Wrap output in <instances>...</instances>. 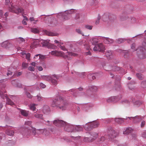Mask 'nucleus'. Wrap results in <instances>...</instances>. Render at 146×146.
Wrapping results in <instances>:
<instances>
[{
	"label": "nucleus",
	"instance_id": "de8ad7c7",
	"mask_svg": "<svg viewBox=\"0 0 146 146\" xmlns=\"http://www.w3.org/2000/svg\"><path fill=\"white\" fill-rule=\"evenodd\" d=\"M67 53L70 56H77V54L71 52H68Z\"/></svg>",
	"mask_w": 146,
	"mask_h": 146
},
{
	"label": "nucleus",
	"instance_id": "49530a36",
	"mask_svg": "<svg viewBox=\"0 0 146 146\" xmlns=\"http://www.w3.org/2000/svg\"><path fill=\"white\" fill-rule=\"evenodd\" d=\"M32 123V122L31 121H27L25 122V125H28V126L31 127H31H32L31 126Z\"/></svg>",
	"mask_w": 146,
	"mask_h": 146
},
{
	"label": "nucleus",
	"instance_id": "cd10ccee",
	"mask_svg": "<svg viewBox=\"0 0 146 146\" xmlns=\"http://www.w3.org/2000/svg\"><path fill=\"white\" fill-rule=\"evenodd\" d=\"M137 78L139 80H142L144 78L143 75L140 73H137L136 74Z\"/></svg>",
	"mask_w": 146,
	"mask_h": 146
},
{
	"label": "nucleus",
	"instance_id": "9d476101",
	"mask_svg": "<svg viewBox=\"0 0 146 146\" xmlns=\"http://www.w3.org/2000/svg\"><path fill=\"white\" fill-rule=\"evenodd\" d=\"M100 38L105 44H113L114 40L112 38H110L109 37L100 36Z\"/></svg>",
	"mask_w": 146,
	"mask_h": 146
},
{
	"label": "nucleus",
	"instance_id": "aec40b11",
	"mask_svg": "<svg viewBox=\"0 0 146 146\" xmlns=\"http://www.w3.org/2000/svg\"><path fill=\"white\" fill-rule=\"evenodd\" d=\"M85 41L84 40H81L80 42V44L81 45L83 44L86 49L87 50H89L90 49V46L87 42L85 43Z\"/></svg>",
	"mask_w": 146,
	"mask_h": 146
},
{
	"label": "nucleus",
	"instance_id": "6e6552de",
	"mask_svg": "<svg viewBox=\"0 0 146 146\" xmlns=\"http://www.w3.org/2000/svg\"><path fill=\"white\" fill-rule=\"evenodd\" d=\"M108 135L109 137L108 139H113L115 138L117 135V133L113 130L111 126H108L107 128Z\"/></svg>",
	"mask_w": 146,
	"mask_h": 146
},
{
	"label": "nucleus",
	"instance_id": "bf43d9fd",
	"mask_svg": "<svg viewBox=\"0 0 146 146\" xmlns=\"http://www.w3.org/2000/svg\"><path fill=\"white\" fill-rule=\"evenodd\" d=\"M145 122L144 121H142L141 122L140 125L141 127L142 128L144 127L145 125Z\"/></svg>",
	"mask_w": 146,
	"mask_h": 146
},
{
	"label": "nucleus",
	"instance_id": "bb28decb",
	"mask_svg": "<svg viewBox=\"0 0 146 146\" xmlns=\"http://www.w3.org/2000/svg\"><path fill=\"white\" fill-rule=\"evenodd\" d=\"M121 98L119 96H113L111 97L112 102H117L119 101Z\"/></svg>",
	"mask_w": 146,
	"mask_h": 146
},
{
	"label": "nucleus",
	"instance_id": "69168bd1",
	"mask_svg": "<svg viewBox=\"0 0 146 146\" xmlns=\"http://www.w3.org/2000/svg\"><path fill=\"white\" fill-rule=\"evenodd\" d=\"M129 102L126 100H122L121 103L123 104L128 103Z\"/></svg>",
	"mask_w": 146,
	"mask_h": 146
},
{
	"label": "nucleus",
	"instance_id": "20e7f679",
	"mask_svg": "<svg viewBox=\"0 0 146 146\" xmlns=\"http://www.w3.org/2000/svg\"><path fill=\"white\" fill-rule=\"evenodd\" d=\"M76 10L73 9L65 11L64 12H61L58 13L57 15V17L59 19L61 17L63 21L66 20L68 19V15L72 14L75 12Z\"/></svg>",
	"mask_w": 146,
	"mask_h": 146
},
{
	"label": "nucleus",
	"instance_id": "37998d69",
	"mask_svg": "<svg viewBox=\"0 0 146 146\" xmlns=\"http://www.w3.org/2000/svg\"><path fill=\"white\" fill-rule=\"evenodd\" d=\"M64 2L66 4H71L74 1V0H63Z\"/></svg>",
	"mask_w": 146,
	"mask_h": 146
},
{
	"label": "nucleus",
	"instance_id": "c85d7f7f",
	"mask_svg": "<svg viewBox=\"0 0 146 146\" xmlns=\"http://www.w3.org/2000/svg\"><path fill=\"white\" fill-rule=\"evenodd\" d=\"M89 90L92 92H96L97 90V88L95 86H91L89 87Z\"/></svg>",
	"mask_w": 146,
	"mask_h": 146
},
{
	"label": "nucleus",
	"instance_id": "c9c22d12",
	"mask_svg": "<svg viewBox=\"0 0 146 146\" xmlns=\"http://www.w3.org/2000/svg\"><path fill=\"white\" fill-rule=\"evenodd\" d=\"M24 90L25 91V94L27 96V97L29 98H31L33 96H31L29 92H27V89L26 88H24Z\"/></svg>",
	"mask_w": 146,
	"mask_h": 146
},
{
	"label": "nucleus",
	"instance_id": "79ce46f5",
	"mask_svg": "<svg viewBox=\"0 0 146 146\" xmlns=\"http://www.w3.org/2000/svg\"><path fill=\"white\" fill-rule=\"evenodd\" d=\"M91 41L92 44L94 45L96 44L98 42V39L95 38H92Z\"/></svg>",
	"mask_w": 146,
	"mask_h": 146
},
{
	"label": "nucleus",
	"instance_id": "7c9ffc66",
	"mask_svg": "<svg viewBox=\"0 0 146 146\" xmlns=\"http://www.w3.org/2000/svg\"><path fill=\"white\" fill-rule=\"evenodd\" d=\"M46 34L49 36H57L58 35V34L57 33H53L46 31L45 32Z\"/></svg>",
	"mask_w": 146,
	"mask_h": 146
},
{
	"label": "nucleus",
	"instance_id": "a878e982",
	"mask_svg": "<svg viewBox=\"0 0 146 146\" xmlns=\"http://www.w3.org/2000/svg\"><path fill=\"white\" fill-rule=\"evenodd\" d=\"M133 129L131 128L128 127L126 128L125 131H123V133L124 134L127 135L131 133Z\"/></svg>",
	"mask_w": 146,
	"mask_h": 146
},
{
	"label": "nucleus",
	"instance_id": "f3484780",
	"mask_svg": "<svg viewBox=\"0 0 146 146\" xmlns=\"http://www.w3.org/2000/svg\"><path fill=\"white\" fill-rule=\"evenodd\" d=\"M116 118L115 119V121L119 124H121L125 120L127 119V118Z\"/></svg>",
	"mask_w": 146,
	"mask_h": 146
},
{
	"label": "nucleus",
	"instance_id": "a18cd8bd",
	"mask_svg": "<svg viewBox=\"0 0 146 146\" xmlns=\"http://www.w3.org/2000/svg\"><path fill=\"white\" fill-rule=\"evenodd\" d=\"M25 54L26 55V58L28 60H30V54L29 53H27L26 54L25 53H23V55Z\"/></svg>",
	"mask_w": 146,
	"mask_h": 146
},
{
	"label": "nucleus",
	"instance_id": "4d7b16f0",
	"mask_svg": "<svg viewBox=\"0 0 146 146\" xmlns=\"http://www.w3.org/2000/svg\"><path fill=\"white\" fill-rule=\"evenodd\" d=\"M85 27L88 29L91 30L92 29V26L91 25H86Z\"/></svg>",
	"mask_w": 146,
	"mask_h": 146
},
{
	"label": "nucleus",
	"instance_id": "3c124183",
	"mask_svg": "<svg viewBox=\"0 0 146 146\" xmlns=\"http://www.w3.org/2000/svg\"><path fill=\"white\" fill-rule=\"evenodd\" d=\"M135 48V44L134 43L132 44L131 46V49L133 51H134L135 50H138V49H136Z\"/></svg>",
	"mask_w": 146,
	"mask_h": 146
},
{
	"label": "nucleus",
	"instance_id": "6e6d98bb",
	"mask_svg": "<svg viewBox=\"0 0 146 146\" xmlns=\"http://www.w3.org/2000/svg\"><path fill=\"white\" fill-rule=\"evenodd\" d=\"M17 96H15L11 95L10 98L14 101L17 98Z\"/></svg>",
	"mask_w": 146,
	"mask_h": 146
},
{
	"label": "nucleus",
	"instance_id": "f704fd0d",
	"mask_svg": "<svg viewBox=\"0 0 146 146\" xmlns=\"http://www.w3.org/2000/svg\"><path fill=\"white\" fill-rule=\"evenodd\" d=\"M33 115L36 118L40 119H42L43 115L41 114H39L38 113H34Z\"/></svg>",
	"mask_w": 146,
	"mask_h": 146
},
{
	"label": "nucleus",
	"instance_id": "ddd939ff",
	"mask_svg": "<svg viewBox=\"0 0 146 146\" xmlns=\"http://www.w3.org/2000/svg\"><path fill=\"white\" fill-rule=\"evenodd\" d=\"M41 41V43L42 44L43 46H45L48 48H50L51 46H52V47L54 46L53 45H51L49 42L47 40H42Z\"/></svg>",
	"mask_w": 146,
	"mask_h": 146
},
{
	"label": "nucleus",
	"instance_id": "ea45409f",
	"mask_svg": "<svg viewBox=\"0 0 146 146\" xmlns=\"http://www.w3.org/2000/svg\"><path fill=\"white\" fill-rule=\"evenodd\" d=\"M9 43L7 41H5L1 44V46L4 48L7 47L9 45Z\"/></svg>",
	"mask_w": 146,
	"mask_h": 146
},
{
	"label": "nucleus",
	"instance_id": "338daca9",
	"mask_svg": "<svg viewBox=\"0 0 146 146\" xmlns=\"http://www.w3.org/2000/svg\"><path fill=\"white\" fill-rule=\"evenodd\" d=\"M13 74V72L10 71V70H8V72L7 74V76L11 75Z\"/></svg>",
	"mask_w": 146,
	"mask_h": 146
},
{
	"label": "nucleus",
	"instance_id": "774afa93",
	"mask_svg": "<svg viewBox=\"0 0 146 146\" xmlns=\"http://www.w3.org/2000/svg\"><path fill=\"white\" fill-rule=\"evenodd\" d=\"M19 39L20 40V42H24L25 41V40L23 38L21 37L19 38Z\"/></svg>",
	"mask_w": 146,
	"mask_h": 146
},
{
	"label": "nucleus",
	"instance_id": "680f3d73",
	"mask_svg": "<svg viewBox=\"0 0 146 146\" xmlns=\"http://www.w3.org/2000/svg\"><path fill=\"white\" fill-rule=\"evenodd\" d=\"M76 31L77 33H78L79 34H81L82 35H84L83 34V33H82L81 31L80 30V29H77L76 30Z\"/></svg>",
	"mask_w": 146,
	"mask_h": 146
},
{
	"label": "nucleus",
	"instance_id": "e433bc0d",
	"mask_svg": "<svg viewBox=\"0 0 146 146\" xmlns=\"http://www.w3.org/2000/svg\"><path fill=\"white\" fill-rule=\"evenodd\" d=\"M35 104H31L29 106L30 109L33 110V111H36V108L35 107Z\"/></svg>",
	"mask_w": 146,
	"mask_h": 146
},
{
	"label": "nucleus",
	"instance_id": "052dcab7",
	"mask_svg": "<svg viewBox=\"0 0 146 146\" xmlns=\"http://www.w3.org/2000/svg\"><path fill=\"white\" fill-rule=\"evenodd\" d=\"M141 136L144 138H146V131L143 132L141 134Z\"/></svg>",
	"mask_w": 146,
	"mask_h": 146
},
{
	"label": "nucleus",
	"instance_id": "0eeeda50",
	"mask_svg": "<svg viewBox=\"0 0 146 146\" xmlns=\"http://www.w3.org/2000/svg\"><path fill=\"white\" fill-rule=\"evenodd\" d=\"M9 9L10 11L16 13L17 15L20 13H22L23 10L22 9H20L17 6H15L11 5V7H9Z\"/></svg>",
	"mask_w": 146,
	"mask_h": 146
},
{
	"label": "nucleus",
	"instance_id": "f8f14e48",
	"mask_svg": "<svg viewBox=\"0 0 146 146\" xmlns=\"http://www.w3.org/2000/svg\"><path fill=\"white\" fill-rule=\"evenodd\" d=\"M22 131L21 132L22 134L24 136L28 137L30 136L31 134V129L28 128L22 129Z\"/></svg>",
	"mask_w": 146,
	"mask_h": 146
},
{
	"label": "nucleus",
	"instance_id": "58836bf2",
	"mask_svg": "<svg viewBox=\"0 0 146 146\" xmlns=\"http://www.w3.org/2000/svg\"><path fill=\"white\" fill-rule=\"evenodd\" d=\"M31 132L32 131V135L35 136L36 134V129L34 127H31Z\"/></svg>",
	"mask_w": 146,
	"mask_h": 146
},
{
	"label": "nucleus",
	"instance_id": "6ab92c4d",
	"mask_svg": "<svg viewBox=\"0 0 146 146\" xmlns=\"http://www.w3.org/2000/svg\"><path fill=\"white\" fill-rule=\"evenodd\" d=\"M51 54L52 55L58 56L59 54L61 56H63L64 55V53L62 52H58L56 50H53L51 52Z\"/></svg>",
	"mask_w": 146,
	"mask_h": 146
},
{
	"label": "nucleus",
	"instance_id": "09e8293b",
	"mask_svg": "<svg viewBox=\"0 0 146 146\" xmlns=\"http://www.w3.org/2000/svg\"><path fill=\"white\" fill-rule=\"evenodd\" d=\"M108 18V17L106 14H104L102 17V19L104 21H106Z\"/></svg>",
	"mask_w": 146,
	"mask_h": 146
},
{
	"label": "nucleus",
	"instance_id": "9b49d317",
	"mask_svg": "<svg viewBox=\"0 0 146 146\" xmlns=\"http://www.w3.org/2000/svg\"><path fill=\"white\" fill-rule=\"evenodd\" d=\"M140 50L139 54L138 55L140 59H144L146 58V50L145 48L142 47L139 48Z\"/></svg>",
	"mask_w": 146,
	"mask_h": 146
},
{
	"label": "nucleus",
	"instance_id": "b1692460",
	"mask_svg": "<svg viewBox=\"0 0 146 146\" xmlns=\"http://www.w3.org/2000/svg\"><path fill=\"white\" fill-rule=\"evenodd\" d=\"M93 128L97 127L99 125V123L96 121H94L93 122H90Z\"/></svg>",
	"mask_w": 146,
	"mask_h": 146
},
{
	"label": "nucleus",
	"instance_id": "c03bdc74",
	"mask_svg": "<svg viewBox=\"0 0 146 146\" xmlns=\"http://www.w3.org/2000/svg\"><path fill=\"white\" fill-rule=\"evenodd\" d=\"M54 42L55 43H56L57 44V46L59 47V45H63V42H62L60 41H59L58 40H55L54 41Z\"/></svg>",
	"mask_w": 146,
	"mask_h": 146
},
{
	"label": "nucleus",
	"instance_id": "864d4df0",
	"mask_svg": "<svg viewBox=\"0 0 146 146\" xmlns=\"http://www.w3.org/2000/svg\"><path fill=\"white\" fill-rule=\"evenodd\" d=\"M127 17L125 16H120V19L122 21H124L127 19Z\"/></svg>",
	"mask_w": 146,
	"mask_h": 146
},
{
	"label": "nucleus",
	"instance_id": "f257e3e1",
	"mask_svg": "<svg viewBox=\"0 0 146 146\" xmlns=\"http://www.w3.org/2000/svg\"><path fill=\"white\" fill-rule=\"evenodd\" d=\"M67 105V102L61 96L54 99L52 104V107L62 111L66 109Z\"/></svg>",
	"mask_w": 146,
	"mask_h": 146
},
{
	"label": "nucleus",
	"instance_id": "4c0bfd02",
	"mask_svg": "<svg viewBox=\"0 0 146 146\" xmlns=\"http://www.w3.org/2000/svg\"><path fill=\"white\" fill-rule=\"evenodd\" d=\"M112 51L111 50L107 51L106 53V55L107 57L111 58V56L112 55Z\"/></svg>",
	"mask_w": 146,
	"mask_h": 146
},
{
	"label": "nucleus",
	"instance_id": "a211bd4d",
	"mask_svg": "<svg viewBox=\"0 0 146 146\" xmlns=\"http://www.w3.org/2000/svg\"><path fill=\"white\" fill-rule=\"evenodd\" d=\"M68 91L72 92V94L74 97H76L77 95H79V92H78L77 89H70Z\"/></svg>",
	"mask_w": 146,
	"mask_h": 146
},
{
	"label": "nucleus",
	"instance_id": "39448f33",
	"mask_svg": "<svg viewBox=\"0 0 146 146\" xmlns=\"http://www.w3.org/2000/svg\"><path fill=\"white\" fill-rule=\"evenodd\" d=\"M6 92L3 89H0V96L3 99H6V104L12 106L14 104V103L12 102L11 100L7 96V95L5 94Z\"/></svg>",
	"mask_w": 146,
	"mask_h": 146
},
{
	"label": "nucleus",
	"instance_id": "7ed1b4c3",
	"mask_svg": "<svg viewBox=\"0 0 146 146\" xmlns=\"http://www.w3.org/2000/svg\"><path fill=\"white\" fill-rule=\"evenodd\" d=\"M41 78L44 80L50 82L53 85H56L58 84L57 80L59 76L56 75L49 76H41Z\"/></svg>",
	"mask_w": 146,
	"mask_h": 146
},
{
	"label": "nucleus",
	"instance_id": "393cba45",
	"mask_svg": "<svg viewBox=\"0 0 146 146\" xmlns=\"http://www.w3.org/2000/svg\"><path fill=\"white\" fill-rule=\"evenodd\" d=\"M141 119V117L140 116L137 115L133 117V122L135 123L140 121Z\"/></svg>",
	"mask_w": 146,
	"mask_h": 146
},
{
	"label": "nucleus",
	"instance_id": "8fccbe9b",
	"mask_svg": "<svg viewBox=\"0 0 146 146\" xmlns=\"http://www.w3.org/2000/svg\"><path fill=\"white\" fill-rule=\"evenodd\" d=\"M59 47L61 50L64 51H66L67 50V49L65 47V46H64L62 45H59Z\"/></svg>",
	"mask_w": 146,
	"mask_h": 146
},
{
	"label": "nucleus",
	"instance_id": "412c9836",
	"mask_svg": "<svg viewBox=\"0 0 146 146\" xmlns=\"http://www.w3.org/2000/svg\"><path fill=\"white\" fill-rule=\"evenodd\" d=\"M85 130L87 131H90L92 130L93 128L91 126V123L90 124H86L83 126Z\"/></svg>",
	"mask_w": 146,
	"mask_h": 146
},
{
	"label": "nucleus",
	"instance_id": "473e14b6",
	"mask_svg": "<svg viewBox=\"0 0 146 146\" xmlns=\"http://www.w3.org/2000/svg\"><path fill=\"white\" fill-rule=\"evenodd\" d=\"M74 73L76 74V75H78L81 78H84L85 76V73L84 72L79 73L77 72H74Z\"/></svg>",
	"mask_w": 146,
	"mask_h": 146
},
{
	"label": "nucleus",
	"instance_id": "4be33fe9",
	"mask_svg": "<svg viewBox=\"0 0 146 146\" xmlns=\"http://www.w3.org/2000/svg\"><path fill=\"white\" fill-rule=\"evenodd\" d=\"M83 128L81 125H74V131H82Z\"/></svg>",
	"mask_w": 146,
	"mask_h": 146
},
{
	"label": "nucleus",
	"instance_id": "f03ea898",
	"mask_svg": "<svg viewBox=\"0 0 146 146\" xmlns=\"http://www.w3.org/2000/svg\"><path fill=\"white\" fill-rule=\"evenodd\" d=\"M53 123L58 127H64V130L67 132H72L74 131V125L68 123L62 120L56 119L53 121Z\"/></svg>",
	"mask_w": 146,
	"mask_h": 146
},
{
	"label": "nucleus",
	"instance_id": "4468645a",
	"mask_svg": "<svg viewBox=\"0 0 146 146\" xmlns=\"http://www.w3.org/2000/svg\"><path fill=\"white\" fill-rule=\"evenodd\" d=\"M89 134L90 135V137L91 138L93 141L95 140L98 137V134L94 132H91Z\"/></svg>",
	"mask_w": 146,
	"mask_h": 146
},
{
	"label": "nucleus",
	"instance_id": "72a5a7b5",
	"mask_svg": "<svg viewBox=\"0 0 146 146\" xmlns=\"http://www.w3.org/2000/svg\"><path fill=\"white\" fill-rule=\"evenodd\" d=\"M30 30L31 32L34 33H38L39 32V30L37 28H31Z\"/></svg>",
	"mask_w": 146,
	"mask_h": 146
},
{
	"label": "nucleus",
	"instance_id": "423d86ee",
	"mask_svg": "<svg viewBox=\"0 0 146 146\" xmlns=\"http://www.w3.org/2000/svg\"><path fill=\"white\" fill-rule=\"evenodd\" d=\"M102 66L104 69L106 70H112L113 71H117L121 69L120 67L116 66H111L108 65V64L103 63Z\"/></svg>",
	"mask_w": 146,
	"mask_h": 146
},
{
	"label": "nucleus",
	"instance_id": "5701e85b",
	"mask_svg": "<svg viewBox=\"0 0 146 146\" xmlns=\"http://www.w3.org/2000/svg\"><path fill=\"white\" fill-rule=\"evenodd\" d=\"M125 41H126V39L125 38H119L115 40V42L119 44L122 43Z\"/></svg>",
	"mask_w": 146,
	"mask_h": 146
},
{
	"label": "nucleus",
	"instance_id": "2f4dec72",
	"mask_svg": "<svg viewBox=\"0 0 146 146\" xmlns=\"http://www.w3.org/2000/svg\"><path fill=\"white\" fill-rule=\"evenodd\" d=\"M6 134L9 135L13 136L14 134V132L11 130L7 129L6 131Z\"/></svg>",
	"mask_w": 146,
	"mask_h": 146
},
{
	"label": "nucleus",
	"instance_id": "2eb2a0df",
	"mask_svg": "<svg viewBox=\"0 0 146 146\" xmlns=\"http://www.w3.org/2000/svg\"><path fill=\"white\" fill-rule=\"evenodd\" d=\"M19 111V112L24 117H27L29 115V111L26 110H22L21 108H18Z\"/></svg>",
	"mask_w": 146,
	"mask_h": 146
},
{
	"label": "nucleus",
	"instance_id": "603ef678",
	"mask_svg": "<svg viewBox=\"0 0 146 146\" xmlns=\"http://www.w3.org/2000/svg\"><path fill=\"white\" fill-rule=\"evenodd\" d=\"M28 66V63L23 62L22 64V67L23 68H26Z\"/></svg>",
	"mask_w": 146,
	"mask_h": 146
},
{
	"label": "nucleus",
	"instance_id": "13d9d810",
	"mask_svg": "<svg viewBox=\"0 0 146 146\" xmlns=\"http://www.w3.org/2000/svg\"><path fill=\"white\" fill-rule=\"evenodd\" d=\"M141 84L143 87H146V80L142 81L141 83Z\"/></svg>",
	"mask_w": 146,
	"mask_h": 146
},
{
	"label": "nucleus",
	"instance_id": "0e129e2a",
	"mask_svg": "<svg viewBox=\"0 0 146 146\" xmlns=\"http://www.w3.org/2000/svg\"><path fill=\"white\" fill-rule=\"evenodd\" d=\"M37 100L38 101H42V98L41 97L39 96H37Z\"/></svg>",
	"mask_w": 146,
	"mask_h": 146
},
{
	"label": "nucleus",
	"instance_id": "1a4fd4ad",
	"mask_svg": "<svg viewBox=\"0 0 146 146\" xmlns=\"http://www.w3.org/2000/svg\"><path fill=\"white\" fill-rule=\"evenodd\" d=\"M93 49L95 51H98L104 52L105 48V47L103 44L102 43H100L95 45Z\"/></svg>",
	"mask_w": 146,
	"mask_h": 146
},
{
	"label": "nucleus",
	"instance_id": "dca6fc26",
	"mask_svg": "<svg viewBox=\"0 0 146 146\" xmlns=\"http://www.w3.org/2000/svg\"><path fill=\"white\" fill-rule=\"evenodd\" d=\"M50 108L48 106L45 105L43 106L42 111L44 114H48L50 112Z\"/></svg>",
	"mask_w": 146,
	"mask_h": 146
},
{
	"label": "nucleus",
	"instance_id": "a19ab883",
	"mask_svg": "<svg viewBox=\"0 0 146 146\" xmlns=\"http://www.w3.org/2000/svg\"><path fill=\"white\" fill-rule=\"evenodd\" d=\"M84 141L86 142H91L93 141L91 138L89 137H85L84 139Z\"/></svg>",
	"mask_w": 146,
	"mask_h": 146
},
{
	"label": "nucleus",
	"instance_id": "e2e57ef3",
	"mask_svg": "<svg viewBox=\"0 0 146 146\" xmlns=\"http://www.w3.org/2000/svg\"><path fill=\"white\" fill-rule=\"evenodd\" d=\"M106 138L107 139L108 138L106 137H105L103 136L100 139V140L102 142L103 141L105 140Z\"/></svg>",
	"mask_w": 146,
	"mask_h": 146
},
{
	"label": "nucleus",
	"instance_id": "c756f323",
	"mask_svg": "<svg viewBox=\"0 0 146 146\" xmlns=\"http://www.w3.org/2000/svg\"><path fill=\"white\" fill-rule=\"evenodd\" d=\"M39 44V41L38 40H35L34 41L31 45V46L33 48H35Z\"/></svg>",
	"mask_w": 146,
	"mask_h": 146
},
{
	"label": "nucleus",
	"instance_id": "5fc2aeb1",
	"mask_svg": "<svg viewBox=\"0 0 146 146\" xmlns=\"http://www.w3.org/2000/svg\"><path fill=\"white\" fill-rule=\"evenodd\" d=\"M28 70L31 71H33L35 70V68L34 67L31 66H30L28 67Z\"/></svg>",
	"mask_w": 146,
	"mask_h": 146
}]
</instances>
